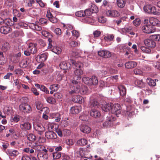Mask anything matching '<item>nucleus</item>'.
<instances>
[{
    "label": "nucleus",
    "instance_id": "1",
    "mask_svg": "<svg viewBox=\"0 0 160 160\" xmlns=\"http://www.w3.org/2000/svg\"><path fill=\"white\" fill-rule=\"evenodd\" d=\"M19 110L24 113H30L32 111V108L30 106L26 103H21L19 106Z\"/></svg>",
    "mask_w": 160,
    "mask_h": 160
},
{
    "label": "nucleus",
    "instance_id": "2",
    "mask_svg": "<svg viewBox=\"0 0 160 160\" xmlns=\"http://www.w3.org/2000/svg\"><path fill=\"white\" fill-rule=\"evenodd\" d=\"M144 10L148 13L153 14L156 15L158 12L157 11L156 8L151 5H147L143 7Z\"/></svg>",
    "mask_w": 160,
    "mask_h": 160
},
{
    "label": "nucleus",
    "instance_id": "3",
    "mask_svg": "<svg viewBox=\"0 0 160 160\" xmlns=\"http://www.w3.org/2000/svg\"><path fill=\"white\" fill-rule=\"evenodd\" d=\"M142 30L143 32L146 33H151L155 31V28L153 26L151 25H147L142 27Z\"/></svg>",
    "mask_w": 160,
    "mask_h": 160
},
{
    "label": "nucleus",
    "instance_id": "4",
    "mask_svg": "<svg viewBox=\"0 0 160 160\" xmlns=\"http://www.w3.org/2000/svg\"><path fill=\"white\" fill-rule=\"evenodd\" d=\"M121 107L119 104H115L112 106L111 112L112 113L115 114L117 117H118V115L120 114L121 112Z\"/></svg>",
    "mask_w": 160,
    "mask_h": 160
},
{
    "label": "nucleus",
    "instance_id": "5",
    "mask_svg": "<svg viewBox=\"0 0 160 160\" xmlns=\"http://www.w3.org/2000/svg\"><path fill=\"white\" fill-rule=\"evenodd\" d=\"M107 120L103 124L104 127H108L111 126L113 122L115 120V118L112 116L107 117Z\"/></svg>",
    "mask_w": 160,
    "mask_h": 160
},
{
    "label": "nucleus",
    "instance_id": "6",
    "mask_svg": "<svg viewBox=\"0 0 160 160\" xmlns=\"http://www.w3.org/2000/svg\"><path fill=\"white\" fill-rule=\"evenodd\" d=\"M83 73V72L81 69H75L74 71V79L77 80H80L82 78L81 75Z\"/></svg>",
    "mask_w": 160,
    "mask_h": 160
},
{
    "label": "nucleus",
    "instance_id": "7",
    "mask_svg": "<svg viewBox=\"0 0 160 160\" xmlns=\"http://www.w3.org/2000/svg\"><path fill=\"white\" fill-rule=\"evenodd\" d=\"M98 54L99 56L105 58H108L111 56V53L109 51L106 50L99 51Z\"/></svg>",
    "mask_w": 160,
    "mask_h": 160
},
{
    "label": "nucleus",
    "instance_id": "8",
    "mask_svg": "<svg viewBox=\"0 0 160 160\" xmlns=\"http://www.w3.org/2000/svg\"><path fill=\"white\" fill-rule=\"evenodd\" d=\"M35 130L38 132V133L40 135H42L45 130L43 126L40 123H37L34 126Z\"/></svg>",
    "mask_w": 160,
    "mask_h": 160
},
{
    "label": "nucleus",
    "instance_id": "9",
    "mask_svg": "<svg viewBox=\"0 0 160 160\" xmlns=\"http://www.w3.org/2000/svg\"><path fill=\"white\" fill-rule=\"evenodd\" d=\"M144 43L146 46L151 48H154L156 46V43L154 41L149 39H145L144 41Z\"/></svg>",
    "mask_w": 160,
    "mask_h": 160
},
{
    "label": "nucleus",
    "instance_id": "10",
    "mask_svg": "<svg viewBox=\"0 0 160 160\" xmlns=\"http://www.w3.org/2000/svg\"><path fill=\"white\" fill-rule=\"evenodd\" d=\"M106 13L108 16L111 17H117L119 16V12L115 10H108Z\"/></svg>",
    "mask_w": 160,
    "mask_h": 160
},
{
    "label": "nucleus",
    "instance_id": "11",
    "mask_svg": "<svg viewBox=\"0 0 160 160\" xmlns=\"http://www.w3.org/2000/svg\"><path fill=\"white\" fill-rule=\"evenodd\" d=\"M80 131L83 133H89L91 131L90 128L87 125L81 124L80 126Z\"/></svg>",
    "mask_w": 160,
    "mask_h": 160
},
{
    "label": "nucleus",
    "instance_id": "12",
    "mask_svg": "<svg viewBox=\"0 0 160 160\" xmlns=\"http://www.w3.org/2000/svg\"><path fill=\"white\" fill-rule=\"evenodd\" d=\"M80 86L78 85H71L70 87V90L69 91V93L71 94L77 93L79 92V89Z\"/></svg>",
    "mask_w": 160,
    "mask_h": 160
},
{
    "label": "nucleus",
    "instance_id": "13",
    "mask_svg": "<svg viewBox=\"0 0 160 160\" xmlns=\"http://www.w3.org/2000/svg\"><path fill=\"white\" fill-rule=\"evenodd\" d=\"M38 160H48V154L44 153L42 152H38L37 153Z\"/></svg>",
    "mask_w": 160,
    "mask_h": 160
},
{
    "label": "nucleus",
    "instance_id": "14",
    "mask_svg": "<svg viewBox=\"0 0 160 160\" xmlns=\"http://www.w3.org/2000/svg\"><path fill=\"white\" fill-rule=\"evenodd\" d=\"M21 129L24 131L30 130L31 128V124L28 122H23L20 125Z\"/></svg>",
    "mask_w": 160,
    "mask_h": 160
},
{
    "label": "nucleus",
    "instance_id": "15",
    "mask_svg": "<svg viewBox=\"0 0 160 160\" xmlns=\"http://www.w3.org/2000/svg\"><path fill=\"white\" fill-rule=\"evenodd\" d=\"M45 136L49 139H55L57 137L56 134L52 131L47 132L45 133Z\"/></svg>",
    "mask_w": 160,
    "mask_h": 160
},
{
    "label": "nucleus",
    "instance_id": "16",
    "mask_svg": "<svg viewBox=\"0 0 160 160\" xmlns=\"http://www.w3.org/2000/svg\"><path fill=\"white\" fill-rule=\"evenodd\" d=\"M137 63L134 61H128L125 64V66L127 69H131L134 68L137 66Z\"/></svg>",
    "mask_w": 160,
    "mask_h": 160
},
{
    "label": "nucleus",
    "instance_id": "17",
    "mask_svg": "<svg viewBox=\"0 0 160 160\" xmlns=\"http://www.w3.org/2000/svg\"><path fill=\"white\" fill-rule=\"evenodd\" d=\"M90 114L91 116L95 118H99L101 115L100 113L98 110L93 108L91 109Z\"/></svg>",
    "mask_w": 160,
    "mask_h": 160
},
{
    "label": "nucleus",
    "instance_id": "18",
    "mask_svg": "<svg viewBox=\"0 0 160 160\" xmlns=\"http://www.w3.org/2000/svg\"><path fill=\"white\" fill-rule=\"evenodd\" d=\"M12 29L8 26H3L0 28V32L4 34H7L11 31Z\"/></svg>",
    "mask_w": 160,
    "mask_h": 160
},
{
    "label": "nucleus",
    "instance_id": "19",
    "mask_svg": "<svg viewBox=\"0 0 160 160\" xmlns=\"http://www.w3.org/2000/svg\"><path fill=\"white\" fill-rule=\"evenodd\" d=\"M72 100L73 102L79 103H81L84 101L83 98L78 95L73 96L72 98Z\"/></svg>",
    "mask_w": 160,
    "mask_h": 160
},
{
    "label": "nucleus",
    "instance_id": "20",
    "mask_svg": "<svg viewBox=\"0 0 160 160\" xmlns=\"http://www.w3.org/2000/svg\"><path fill=\"white\" fill-rule=\"evenodd\" d=\"M72 62L73 65V68L75 69H81L83 67V64L80 62H76L72 60Z\"/></svg>",
    "mask_w": 160,
    "mask_h": 160
},
{
    "label": "nucleus",
    "instance_id": "21",
    "mask_svg": "<svg viewBox=\"0 0 160 160\" xmlns=\"http://www.w3.org/2000/svg\"><path fill=\"white\" fill-rule=\"evenodd\" d=\"M28 50L30 51L31 53L33 54L37 52V49L35 44L32 43H30L28 48Z\"/></svg>",
    "mask_w": 160,
    "mask_h": 160
},
{
    "label": "nucleus",
    "instance_id": "22",
    "mask_svg": "<svg viewBox=\"0 0 160 160\" xmlns=\"http://www.w3.org/2000/svg\"><path fill=\"white\" fill-rule=\"evenodd\" d=\"M48 55V53H45L41 54L40 55H38L37 58V59L38 58L39 61L40 62H42L45 61L47 59V57Z\"/></svg>",
    "mask_w": 160,
    "mask_h": 160
},
{
    "label": "nucleus",
    "instance_id": "23",
    "mask_svg": "<svg viewBox=\"0 0 160 160\" xmlns=\"http://www.w3.org/2000/svg\"><path fill=\"white\" fill-rule=\"evenodd\" d=\"M112 105H113V104L111 103H107L102 105V108L103 111L105 112H108L111 110Z\"/></svg>",
    "mask_w": 160,
    "mask_h": 160
},
{
    "label": "nucleus",
    "instance_id": "24",
    "mask_svg": "<svg viewBox=\"0 0 160 160\" xmlns=\"http://www.w3.org/2000/svg\"><path fill=\"white\" fill-rule=\"evenodd\" d=\"M138 47L143 52L148 53H150L151 52L150 49L145 47L142 46L141 43H138Z\"/></svg>",
    "mask_w": 160,
    "mask_h": 160
},
{
    "label": "nucleus",
    "instance_id": "25",
    "mask_svg": "<svg viewBox=\"0 0 160 160\" xmlns=\"http://www.w3.org/2000/svg\"><path fill=\"white\" fill-rule=\"evenodd\" d=\"M118 89L119 90V93L120 95L123 96L126 93V89L124 86L120 85L118 87Z\"/></svg>",
    "mask_w": 160,
    "mask_h": 160
},
{
    "label": "nucleus",
    "instance_id": "26",
    "mask_svg": "<svg viewBox=\"0 0 160 160\" xmlns=\"http://www.w3.org/2000/svg\"><path fill=\"white\" fill-rule=\"evenodd\" d=\"M99 104L98 102L94 100H91L90 101V108L91 109L93 108L95 109L98 107Z\"/></svg>",
    "mask_w": 160,
    "mask_h": 160
},
{
    "label": "nucleus",
    "instance_id": "27",
    "mask_svg": "<svg viewBox=\"0 0 160 160\" xmlns=\"http://www.w3.org/2000/svg\"><path fill=\"white\" fill-rule=\"evenodd\" d=\"M7 153L11 156L16 157L19 154V152L17 150L8 149Z\"/></svg>",
    "mask_w": 160,
    "mask_h": 160
},
{
    "label": "nucleus",
    "instance_id": "28",
    "mask_svg": "<svg viewBox=\"0 0 160 160\" xmlns=\"http://www.w3.org/2000/svg\"><path fill=\"white\" fill-rule=\"evenodd\" d=\"M88 143L87 140L84 138H81L77 142V144L79 146H83L86 145Z\"/></svg>",
    "mask_w": 160,
    "mask_h": 160
},
{
    "label": "nucleus",
    "instance_id": "29",
    "mask_svg": "<svg viewBox=\"0 0 160 160\" xmlns=\"http://www.w3.org/2000/svg\"><path fill=\"white\" fill-rule=\"evenodd\" d=\"M149 22L150 23L152 24V25L153 26L158 25L159 22V20L153 17L150 18L149 19Z\"/></svg>",
    "mask_w": 160,
    "mask_h": 160
},
{
    "label": "nucleus",
    "instance_id": "30",
    "mask_svg": "<svg viewBox=\"0 0 160 160\" xmlns=\"http://www.w3.org/2000/svg\"><path fill=\"white\" fill-rule=\"evenodd\" d=\"M10 48L9 44L8 42H4L2 45V50L4 52H6L8 51Z\"/></svg>",
    "mask_w": 160,
    "mask_h": 160
},
{
    "label": "nucleus",
    "instance_id": "31",
    "mask_svg": "<svg viewBox=\"0 0 160 160\" xmlns=\"http://www.w3.org/2000/svg\"><path fill=\"white\" fill-rule=\"evenodd\" d=\"M88 89L85 86H82L81 88L79 89V92L82 95L86 94L88 93Z\"/></svg>",
    "mask_w": 160,
    "mask_h": 160
},
{
    "label": "nucleus",
    "instance_id": "32",
    "mask_svg": "<svg viewBox=\"0 0 160 160\" xmlns=\"http://www.w3.org/2000/svg\"><path fill=\"white\" fill-rule=\"evenodd\" d=\"M80 110L79 107H73L71 108L70 112L72 114H76L79 113Z\"/></svg>",
    "mask_w": 160,
    "mask_h": 160
},
{
    "label": "nucleus",
    "instance_id": "33",
    "mask_svg": "<svg viewBox=\"0 0 160 160\" xmlns=\"http://www.w3.org/2000/svg\"><path fill=\"white\" fill-rule=\"evenodd\" d=\"M59 67L61 69L64 70V73L66 72V70L68 69V67L66 62L64 61L61 62L59 64Z\"/></svg>",
    "mask_w": 160,
    "mask_h": 160
},
{
    "label": "nucleus",
    "instance_id": "34",
    "mask_svg": "<svg viewBox=\"0 0 160 160\" xmlns=\"http://www.w3.org/2000/svg\"><path fill=\"white\" fill-rule=\"evenodd\" d=\"M126 2V0H117V5L119 7L122 8L124 7Z\"/></svg>",
    "mask_w": 160,
    "mask_h": 160
},
{
    "label": "nucleus",
    "instance_id": "35",
    "mask_svg": "<svg viewBox=\"0 0 160 160\" xmlns=\"http://www.w3.org/2000/svg\"><path fill=\"white\" fill-rule=\"evenodd\" d=\"M28 62L27 60H22L20 62L19 66L21 68H25L28 66Z\"/></svg>",
    "mask_w": 160,
    "mask_h": 160
},
{
    "label": "nucleus",
    "instance_id": "36",
    "mask_svg": "<svg viewBox=\"0 0 160 160\" xmlns=\"http://www.w3.org/2000/svg\"><path fill=\"white\" fill-rule=\"evenodd\" d=\"M82 80L85 84L89 85H91L92 83H91V78H89L88 77H84L82 78Z\"/></svg>",
    "mask_w": 160,
    "mask_h": 160
},
{
    "label": "nucleus",
    "instance_id": "37",
    "mask_svg": "<svg viewBox=\"0 0 160 160\" xmlns=\"http://www.w3.org/2000/svg\"><path fill=\"white\" fill-rule=\"evenodd\" d=\"M4 23L8 26H12L14 24V22L9 18H7L4 20Z\"/></svg>",
    "mask_w": 160,
    "mask_h": 160
},
{
    "label": "nucleus",
    "instance_id": "38",
    "mask_svg": "<svg viewBox=\"0 0 160 160\" xmlns=\"http://www.w3.org/2000/svg\"><path fill=\"white\" fill-rule=\"evenodd\" d=\"M91 85H97L98 83V78L95 76H92V78H91Z\"/></svg>",
    "mask_w": 160,
    "mask_h": 160
},
{
    "label": "nucleus",
    "instance_id": "39",
    "mask_svg": "<svg viewBox=\"0 0 160 160\" xmlns=\"http://www.w3.org/2000/svg\"><path fill=\"white\" fill-rule=\"evenodd\" d=\"M52 51L55 53L59 54L61 52V49L58 47L54 46L52 48Z\"/></svg>",
    "mask_w": 160,
    "mask_h": 160
},
{
    "label": "nucleus",
    "instance_id": "40",
    "mask_svg": "<svg viewBox=\"0 0 160 160\" xmlns=\"http://www.w3.org/2000/svg\"><path fill=\"white\" fill-rule=\"evenodd\" d=\"M114 38V36L112 34H110L105 36L104 39L106 41L110 42L113 41Z\"/></svg>",
    "mask_w": 160,
    "mask_h": 160
},
{
    "label": "nucleus",
    "instance_id": "41",
    "mask_svg": "<svg viewBox=\"0 0 160 160\" xmlns=\"http://www.w3.org/2000/svg\"><path fill=\"white\" fill-rule=\"evenodd\" d=\"M54 159H57L60 158L61 157V153L60 152H55L52 153Z\"/></svg>",
    "mask_w": 160,
    "mask_h": 160
},
{
    "label": "nucleus",
    "instance_id": "42",
    "mask_svg": "<svg viewBox=\"0 0 160 160\" xmlns=\"http://www.w3.org/2000/svg\"><path fill=\"white\" fill-rule=\"evenodd\" d=\"M90 9L92 13H96L98 11V8L97 6L95 4H92L91 7Z\"/></svg>",
    "mask_w": 160,
    "mask_h": 160
},
{
    "label": "nucleus",
    "instance_id": "43",
    "mask_svg": "<svg viewBox=\"0 0 160 160\" xmlns=\"http://www.w3.org/2000/svg\"><path fill=\"white\" fill-rule=\"evenodd\" d=\"M27 138L28 140L32 142L34 141L36 139L35 136L32 133H30L28 135Z\"/></svg>",
    "mask_w": 160,
    "mask_h": 160
},
{
    "label": "nucleus",
    "instance_id": "44",
    "mask_svg": "<svg viewBox=\"0 0 160 160\" xmlns=\"http://www.w3.org/2000/svg\"><path fill=\"white\" fill-rule=\"evenodd\" d=\"M59 88V86L58 84H53L50 86L49 89L52 91H56Z\"/></svg>",
    "mask_w": 160,
    "mask_h": 160
},
{
    "label": "nucleus",
    "instance_id": "45",
    "mask_svg": "<svg viewBox=\"0 0 160 160\" xmlns=\"http://www.w3.org/2000/svg\"><path fill=\"white\" fill-rule=\"evenodd\" d=\"M148 85L151 86H154L156 85V83L155 81L152 79L148 78L147 80Z\"/></svg>",
    "mask_w": 160,
    "mask_h": 160
},
{
    "label": "nucleus",
    "instance_id": "46",
    "mask_svg": "<svg viewBox=\"0 0 160 160\" xmlns=\"http://www.w3.org/2000/svg\"><path fill=\"white\" fill-rule=\"evenodd\" d=\"M75 15L78 17H84L85 16V12L82 10L78 11L76 12Z\"/></svg>",
    "mask_w": 160,
    "mask_h": 160
},
{
    "label": "nucleus",
    "instance_id": "47",
    "mask_svg": "<svg viewBox=\"0 0 160 160\" xmlns=\"http://www.w3.org/2000/svg\"><path fill=\"white\" fill-rule=\"evenodd\" d=\"M47 101L50 104H54L56 102L55 99L52 97H48L46 98Z\"/></svg>",
    "mask_w": 160,
    "mask_h": 160
},
{
    "label": "nucleus",
    "instance_id": "48",
    "mask_svg": "<svg viewBox=\"0 0 160 160\" xmlns=\"http://www.w3.org/2000/svg\"><path fill=\"white\" fill-rule=\"evenodd\" d=\"M135 83L136 85L139 87H142L143 86V83L142 82V80H136L135 81Z\"/></svg>",
    "mask_w": 160,
    "mask_h": 160
},
{
    "label": "nucleus",
    "instance_id": "49",
    "mask_svg": "<svg viewBox=\"0 0 160 160\" xmlns=\"http://www.w3.org/2000/svg\"><path fill=\"white\" fill-rule=\"evenodd\" d=\"M24 151L27 153H30L31 154H34L35 151L33 149L30 148H27L24 149Z\"/></svg>",
    "mask_w": 160,
    "mask_h": 160
},
{
    "label": "nucleus",
    "instance_id": "50",
    "mask_svg": "<svg viewBox=\"0 0 160 160\" xmlns=\"http://www.w3.org/2000/svg\"><path fill=\"white\" fill-rule=\"evenodd\" d=\"M38 152L35 151L34 154H32L30 155V157L32 160H38V159L37 157V153H38Z\"/></svg>",
    "mask_w": 160,
    "mask_h": 160
},
{
    "label": "nucleus",
    "instance_id": "51",
    "mask_svg": "<svg viewBox=\"0 0 160 160\" xmlns=\"http://www.w3.org/2000/svg\"><path fill=\"white\" fill-rule=\"evenodd\" d=\"M98 20V22L101 23H104L106 21V19L103 16L99 17Z\"/></svg>",
    "mask_w": 160,
    "mask_h": 160
},
{
    "label": "nucleus",
    "instance_id": "52",
    "mask_svg": "<svg viewBox=\"0 0 160 160\" xmlns=\"http://www.w3.org/2000/svg\"><path fill=\"white\" fill-rule=\"evenodd\" d=\"M42 148H44V147L40 145H38L34 147V148L36 150L40 151Z\"/></svg>",
    "mask_w": 160,
    "mask_h": 160
},
{
    "label": "nucleus",
    "instance_id": "53",
    "mask_svg": "<svg viewBox=\"0 0 160 160\" xmlns=\"http://www.w3.org/2000/svg\"><path fill=\"white\" fill-rule=\"evenodd\" d=\"M85 16H89L92 13L90 8L86 9L84 11Z\"/></svg>",
    "mask_w": 160,
    "mask_h": 160
},
{
    "label": "nucleus",
    "instance_id": "54",
    "mask_svg": "<svg viewBox=\"0 0 160 160\" xmlns=\"http://www.w3.org/2000/svg\"><path fill=\"white\" fill-rule=\"evenodd\" d=\"M40 90L42 91H43L46 93H49V91L48 90V89L44 85H41Z\"/></svg>",
    "mask_w": 160,
    "mask_h": 160
},
{
    "label": "nucleus",
    "instance_id": "55",
    "mask_svg": "<svg viewBox=\"0 0 160 160\" xmlns=\"http://www.w3.org/2000/svg\"><path fill=\"white\" fill-rule=\"evenodd\" d=\"M133 24L136 26H138L141 23L140 19L139 18H136L133 22Z\"/></svg>",
    "mask_w": 160,
    "mask_h": 160
},
{
    "label": "nucleus",
    "instance_id": "56",
    "mask_svg": "<svg viewBox=\"0 0 160 160\" xmlns=\"http://www.w3.org/2000/svg\"><path fill=\"white\" fill-rule=\"evenodd\" d=\"M24 23L22 22H19L18 23H16L15 24H14V27H16V28H19L23 26Z\"/></svg>",
    "mask_w": 160,
    "mask_h": 160
},
{
    "label": "nucleus",
    "instance_id": "57",
    "mask_svg": "<svg viewBox=\"0 0 160 160\" xmlns=\"http://www.w3.org/2000/svg\"><path fill=\"white\" fill-rule=\"evenodd\" d=\"M152 37L156 41H160V34L153 35H152Z\"/></svg>",
    "mask_w": 160,
    "mask_h": 160
},
{
    "label": "nucleus",
    "instance_id": "58",
    "mask_svg": "<svg viewBox=\"0 0 160 160\" xmlns=\"http://www.w3.org/2000/svg\"><path fill=\"white\" fill-rule=\"evenodd\" d=\"M36 105L37 109L38 110L41 109L42 106L41 103L39 101L37 102H36Z\"/></svg>",
    "mask_w": 160,
    "mask_h": 160
},
{
    "label": "nucleus",
    "instance_id": "59",
    "mask_svg": "<svg viewBox=\"0 0 160 160\" xmlns=\"http://www.w3.org/2000/svg\"><path fill=\"white\" fill-rule=\"evenodd\" d=\"M12 75L13 74L12 73L8 72L7 73L6 75L3 78L4 79L9 80L10 77L12 76Z\"/></svg>",
    "mask_w": 160,
    "mask_h": 160
},
{
    "label": "nucleus",
    "instance_id": "60",
    "mask_svg": "<svg viewBox=\"0 0 160 160\" xmlns=\"http://www.w3.org/2000/svg\"><path fill=\"white\" fill-rule=\"evenodd\" d=\"M72 33L73 36H75L77 38H78L79 36V32L76 30H73L72 31Z\"/></svg>",
    "mask_w": 160,
    "mask_h": 160
},
{
    "label": "nucleus",
    "instance_id": "61",
    "mask_svg": "<svg viewBox=\"0 0 160 160\" xmlns=\"http://www.w3.org/2000/svg\"><path fill=\"white\" fill-rule=\"evenodd\" d=\"M14 82L15 85L17 86V88L18 89H19L21 87V86L20 85L19 80L18 79L15 80H14Z\"/></svg>",
    "mask_w": 160,
    "mask_h": 160
},
{
    "label": "nucleus",
    "instance_id": "62",
    "mask_svg": "<svg viewBox=\"0 0 160 160\" xmlns=\"http://www.w3.org/2000/svg\"><path fill=\"white\" fill-rule=\"evenodd\" d=\"M15 72L17 74H18L20 75H22L23 73V71L21 69H18L16 70L15 71Z\"/></svg>",
    "mask_w": 160,
    "mask_h": 160
},
{
    "label": "nucleus",
    "instance_id": "63",
    "mask_svg": "<svg viewBox=\"0 0 160 160\" xmlns=\"http://www.w3.org/2000/svg\"><path fill=\"white\" fill-rule=\"evenodd\" d=\"M21 159L22 160H31V158L25 154L23 155Z\"/></svg>",
    "mask_w": 160,
    "mask_h": 160
},
{
    "label": "nucleus",
    "instance_id": "64",
    "mask_svg": "<svg viewBox=\"0 0 160 160\" xmlns=\"http://www.w3.org/2000/svg\"><path fill=\"white\" fill-rule=\"evenodd\" d=\"M134 72L135 74H142V72L140 69L136 68L134 70Z\"/></svg>",
    "mask_w": 160,
    "mask_h": 160
}]
</instances>
